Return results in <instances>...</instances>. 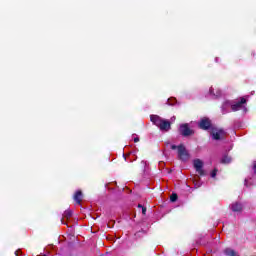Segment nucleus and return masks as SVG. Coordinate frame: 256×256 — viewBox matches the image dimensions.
<instances>
[{
    "label": "nucleus",
    "instance_id": "11",
    "mask_svg": "<svg viewBox=\"0 0 256 256\" xmlns=\"http://www.w3.org/2000/svg\"><path fill=\"white\" fill-rule=\"evenodd\" d=\"M214 91L213 87L209 89V93L212 97H221V90H216V93Z\"/></svg>",
    "mask_w": 256,
    "mask_h": 256
},
{
    "label": "nucleus",
    "instance_id": "9",
    "mask_svg": "<svg viewBox=\"0 0 256 256\" xmlns=\"http://www.w3.org/2000/svg\"><path fill=\"white\" fill-rule=\"evenodd\" d=\"M83 200V192H81V190H78L75 194H74V201L80 205L81 201Z\"/></svg>",
    "mask_w": 256,
    "mask_h": 256
},
{
    "label": "nucleus",
    "instance_id": "13",
    "mask_svg": "<svg viewBox=\"0 0 256 256\" xmlns=\"http://www.w3.org/2000/svg\"><path fill=\"white\" fill-rule=\"evenodd\" d=\"M231 161V157L229 156H223L222 159H221V163H229Z\"/></svg>",
    "mask_w": 256,
    "mask_h": 256
},
{
    "label": "nucleus",
    "instance_id": "18",
    "mask_svg": "<svg viewBox=\"0 0 256 256\" xmlns=\"http://www.w3.org/2000/svg\"><path fill=\"white\" fill-rule=\"evenodd\" d=\"M141 165H143L144 171H147V165H148L147 161L142 160Z\"/></svg>",
    "mask_w": 256,
    "mask_h": 256
},
{
    "label": "nucleus",
    "instance_id": "23",
    "mask_svg": "<svg viewBox=\"0 0 256 256\" xmlns=\"http://www.w3.org/2000/svg\"><path fill=\"white\" fill-rule=\"evenodd\" d=\"M254 171H255V173H256V163L254 164Z\"/></svg>",
    "mask_w": 256,
    "mask_h": 256
},
{
    "label": "nucleus",
    "instance_id": "15",
    "mask_svg": "<svg viewBox=\"0 0 256 256\" xmlns=\"http://www.w3.org/2000/svg\"><path fill=\"white\" fill-rule=\"evenodd\" d=\"M170 201L172 203H175V201H177V194H172L171 197H170Z\"/></svg>",
    "mask_w": 256,
    "mask_h": 256
},
{
    "label": "nucleus",
    "instance_id": "17",
    "mask_svg": "<svg viewBox=\"0 0 256 256\" xmlns=\"http://www.w3.org/2000/svg\"><path fill=\"white\" fill-rule=\"evenodd\" d=\"M140 209H142V214L145 215L147 213V208L143 207L141 204L138 205Z\"/></svg>",
    "mask_w": 256,
    "mask_h": 256
},
{
    "label": "nucleus",
    "instance_id": "21",
    "mask_svg": "<svg viewBox=\"0 0 256 256\" xmlns=\"http://www.w3.org/2000/svg\"><path fill=\"white\" fill-rule=\"evenodd\" d=\"M15 255H16V256H21V250L15 251Z\"/></svg>",
    "mask_w": 256,
    "mask_h": 256
},
{
    "label": "nucleus",
    "instance_id": "19",
    "mask_svg": "<svg viewBox=\"0 0 256 256\" xmlns=\"http://www.w3.org/2000/svg\"><path fill=\"white\" fill-rule=\"evenodd\" d=\"M133 141L134 143H139V136H137L136 134H133Z\"/></svg>",
    "mask_w": 256,
    "mask_h": 256
},
{
    "label": "nucleus",
    "instance_id": "12",
    "mask_svg": "<svg viewBox=\"0 0 256 256\" xmlns=\"http://www.w3.org/2000/svg\"><path fill=\"white\" fill-rule=\"evenodd\" d=\"M72 216H73V211H71V210H66V211L64 212V214H63V217H64L65 219H71Z\"/></svg>",
    "mask_w": 256,
    "mask_h": 256
},
{
    "label": "nucleus",
    "instance_id": "14",
    "mask_svg": "<svg viewBox=\"0 0 256 256\" xmlns=\"http://www.w3.org/2000/svg\"><path fill=\"white\" fill-rule=\"evenodd\" d=\"M177 103V100L175 98H170L167 100V105H174Z\"/></svg>",
    "mask_w": 256,
    "mask_h": 256
},
{
    "label": "nucleus",
    "instance_id": "20",
    "mask_svg": "<svg viewBox=\"0 0 256 256\" xmlns=\"http://www.w3.org/2000/svg\"><path fill=\"white\" fill-rule=\"evenodd\" d=\"M171 149H172L173 151H175V149H177V150L179 151V146H177V145H171Z\"/></svg>",
    "mask_w": 256,
    "mask_h": 256
},
{
    "label": "nucleus",
    "instance_id": "22",
    "mask_svg": "<svg viewBox=\"0 0 256 256\" xmlns=\"http://www.w3.org/2000/svg\"><path fill=\"white\" fill-rule=\"evenodd\" d=\"M175 119H176L175 116H173V117H171L170 121L173 122V121H175Z\"/></svg>",
    "mask_w": 256,
    "mask_h": 256
},
{
    "label": "nucleus",
    "instance_id": "6",
    "mask_svg": "<svg viewBox=\"0 0 256 256\" xmlns=\"http://www.w3.org/2000/svg\"><path fill=\"white\" fill-rule=\"evenodd\" d=\"M198 126L200 129H204V131H207V129L211 127V120H209V118H202L198 123Z\"/></svg>",
    "mask_w": 256,
    "mask_h": 256
},
{
    "label": "nucleus",
    "instance_id": "4",
    "mask_svg": "<svg viewBox=\"0 0 256 256\" xmlns=\"http://www.w3.org/2000/svg\"><path fill=\"white\" fill-rule=\"evenodd\" d=\"M180 134H182L183 137H189L193 135V130L189 128V124H182L179 128Z\"/></svg>",
    "mask_w": 256,
    "mask_h": 256
},
{
    "label": "nucleus",
    "instance_id": "16",
    "mask_svg": "<svg viewBox=\"0 0 256 256\" xmlns=\"http://www.w3.org/2000/svg\"><path fill=\"white\" fill-rule=\"evenodd\" d=\"M217 168H215L211 173H210V175H211V177L212 178H215V177H217Z\"/></svg>",
    "mask_w": 256,
    "mask_h": 256
},
{
    "label": "nucleus",
    "instance_id": "7",
    "mask_svg": "<svg viewBox=\"0 0 256 256\" xmlns=\"http://www.w3.org/2000/svg\"><path fill=\"white\" fill-rule=\"evenodd\" d=\"M194 168L196 169L197 173H199V175H204V171H203V161H201L200 159H195L193 162Z\"/></svg>",
    "mask_w": 256,
    "mask_h": 256
},
{
    "label": "nucleus",
    "instance_id": "24",
    "mask_svg": "<svg viewBox=\"0 0 256 256\" xmlns=\"http://www.w3.org/2000/svg\"><path fill=\"white\" fill-rule=\"evenodd\" d=\"M215 61H216V63H217V61H219V58H215Z\"/></svg>",
    "mask_w": 256,
    "mask_h": 256
},
{
    "label": "nucleus",
    "instance_id": "10",
    "mask_svg": "<svg viewBox=\"0 0 256 256\" xmlns=\"http://www.w3.org/2000/svg\"><path fill=\"white\" fill-rule=\"evenodd\" d=\"M224 254H226L227 256H239V255H237V252H235V250H233L231 248H226L224 250Z\"/></svg>",
    "mask_w": 256,
    "mask_h": 256
},
{
    "label": "nucleus",
    "instance_id": "3",
    "mask_svg": "<svg viewBox=\"0 0 256 256\" xmlns=\"http://www.w3.org/2000/svg\"><path fill=\"white\" fill-rule=\"evenodd\" d=\"M178 157L181 161H189V152L183 144L178 146Z\"/></svg>",
    "mask_w": 256,
    "mask_h": 256
},
{
    "label": "nucleus",
    "instance_id": "2",
    "mask_svg": "<svg viewBox=\"0 0 256 256\" xmlns=\"http://www.w3.org/2000/svg\"><path fill=\"white\" fill-rule=\"evenodd\" d=\"M150 121H152L153 124L160 129V131H169V129H171V122L161 118L160 116L151 115Z\"/></svg>",
    "mask_w": 256,
    "mask_h": 256
},
{
    "label": "nucleus",
    "instance_id": "1",
    "mask_svg": "<svg viewBox=\"0 0 256 256\" xmlns=\"http://www.w3.org/2000/svg\"><path fill=\"white\" fill-rule=\"evenodd\" d=\"M245 103H247L245 98H241L238 101L226 100L221 106V112L223 115H227V113H231V111H241V109L246 112L247 108L245 107Z\"/></svg>",
    "mask_w": 256,
    "mask_h": 256
},
{
    "label": "nucleus",
    "instance_id": "8",
    "mask_svg": "<svg viewBox=\"0 0 256 256\" xmlns=\"http://www.w3.org/2000/svg\"><path fill=\"white\" fill-rule=\"evenodd\" d=\"M230 208L234 213H241V211H243V204L235 202L231 204Z\"/></svg>",
    "mask_w": 256,
    "mask_h": 256
},
{
    "label": "nucleus",
    "instance_id": "5",
    "mask_svg": "<svg viewBox=\"0 0 256 256\" xmlns=\"http://www.w3.org/2000/svg\"><path fill=\"white\" fill-rule=\"evenodd\" d=\"M211 136H212V139H214L215 141H219L223 139V137H225V131L217 130V129L212 130Z\"/></svg>",
    "mask_w": 256,
    "mask_h": 256
}]
</instances>
